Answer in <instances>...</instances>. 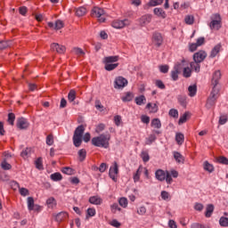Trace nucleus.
<instances>
[{
	"label": "nucleus",
	"instance_id": "f257e3e1",
	"mask_svg": "<svg viewBox=\"0 0 228 228\" xmlns=\"http://www.w3.org/2000/svg\"><path fill=\"white\" fill-rule=\"evenodd\" d=\"M110 140H111V135L110 134H102L99 136L94 137L91 142L94 147L108 149L110 147Z\"/></svg>",
	"mask_w": 228,
	"mask_h": 228
},
{
	"label": "nucleus",
	"instance_id": "f03ea898",
	"mask_svg": "<svg viewBox=\"0 0 228 228\" xmlns=\"http://www.w3.org/2000/svg\"><path fill=\"white\" fill-rule=\"evenodd\" d=\"M220 97V88H212V91L207 100L206 109L211 110L216 104V101Z\"/></svg>",
	"mask_w": 228,
	"mask_h": 228
},
{
	"label": "nucleus",
	"instance_id": "7ed1b4c3",
	"mask_svg": "<svg viewBox=\"0 0 228 228\" xmlns=\"http://www.w3.org/2000/svg\"><path fill=\"white\" fill-rule=\"evenodd\" d=\"M85 134V126L83 125L78 126L73 134V143L75 147H81L83 143V134Z\"/></svg>",
	"mask_w": 228,
	"mask_h": 228
},
{
	"label": "nucleus",
	"instance_id": "20e7f679",
	"mask_svg": "<svg viewBox=\"0 0 228 228\" xmlns=\"http://www.w3.org/2000/svg\"><path fill=\"white\" fill-rule=\"evenodd\" d=\"M211 21L209 23L210 29H216L218 31L222 28V17L218 13H215L211 16Z\"/></svg>",
	"mask_w": 228,
	"mask_h": 228
},
{
	"label": "nucleus",
	"instance_id": "39448f33",
	"mask_svg": "<svg viewBox=\"0 0 228 228\" xmlns=\"http://www.w3.org/2000/svg\"><path fill=\"white\" fill-rule=\"evenodd\" d=\"M104 9L94 7L92 10L91 15L92 17H96L97 19H99V22H104V20H106V18L102 17L104 16Z\"/></svg>",
	"mask_w": 228,
	"mask_h": 228
},
{
	"label": "nucleus",
	"instance_id": "423d86ee",
	"mask_svg": "<svg viewBox=\"0 0 228 228\" xmlns=\"http://www.w3.org/2000/svg\"><path fill=\"white\" fill-rule=\"evenodd\" d=\"M129 24H131V21L127 19L122 20H117L112 22V28L122 29V28H126V26H129Z\"/></svg>",
	"mask_w": 228,
	"mask_h": 228
},
{
	"label": "nucleus",
	"instance_id": "0eeeda50",
	"mask_svg": "<svg viewBox=\"0 0 228 228\" xmlns=\"http://www.w3.org/2000/svg\"><path fill=\"white\" fill-rule=\"evenodd\" d=\"M220 79H222V72L220 70H216L212 75L211 85L213 88H218V84L220 83Z\"/></svg>",
	"mask_w": 228,
	"mask_h": 228
},
{
	"label": "nucleus",
	"instance_id": "6e6552de",
	"mask_svg": "<svg viewBox=\"0 0 228 228\" xmlns=\"http://www.w3.org/2000/svg\"><path fill=\"white\" fill-rule=\"evenodd\" d=\"M127 79L124 78L123 77H118L114 81V88L120 90V88H124L126 86Z\"/></svg>",
	"mask_w": 228,
	"mask_h": 228
},
{
	"label": "nucleus",
	"instance_id": "1a4fd4ad",
	"mask_svg": "<svg viewBox=\"0 0 228 228\" xmlns=\"http://www.w3.org/2000/svg\"><path fill=\"white\" fill-rule=\"evenodd\" d=\"M16 126L20 130L28 129V127H29V122L26 118H19L16 122Z\"/></svg>",
	"mask_w": 228,
	"mask_h": 228
},
{
	"label": "nucleus",
	"instance_id": "9d476101",
	"mask_svg": "<svg viewBox=\"0 0 228 228\" xmlns=\"http://www.w3.org/2000/svg\"><path fill=\"white\" fill-rule=\"evenodd\" d=\"M117 175H118V164L117 162L113 163L109 171V175L112 181H117Z\"/></svg>",
	"mask_w": 228,
	"mask_h": 228
},
{
	"label": "nucleus",
	"instance_id": "9b49d317",
	"mask_svg": "<svg viewBox=\"0 0 228 228\" xmlns=\"http://www.w3.org/2000/svg\"><path fill=\"white\" fill-rule=\"evenodd\" d=\"M51 50L55 51L58 53V54H64L65 51H67V48L65 45H60L58 43H53L51 45Z\"/></svg>",
	"mask_w": 228,
	"mask_h": 228
},
{
	"label": "nucleus",
	"instance_id": "f8f14e48",
	"mask_svg": "<svg viewBox=\"0 0 228 228\" xmlns=\"http://www.w3.org/2000/svg\"><path fill=\"white\" fill-rule=\"evenodd\" d=\"M208 53L205 51H200L193 55V60L196 63H202L203 60H206Z\"/></svg>",
	"mask_w": 228,
	"mask_h": 228
},
{
	"label": "nucleus",
	"instance_id": "ddd939ff",
	"mask_svg": "<svg viewBox=\"0 0 228 228\" xmlns=\"http://www.w3.org/2000/svg\"><path fill=\"white\" fill-rule=\"evenodd\" d=\"M151 20L152 16L151 14H144L138 20V22L140 26H147V24H151Z\"/></svg>",
	"mask_w": 228,
	"mask_h": 228
},
{
	"label": "nucleus",
	"instance_id": "4468645a",
	"mask_svg": "<svg viewBox=\"0 0 228 228\" xmlns=\"http://www.w3.org/2000/svg\"><path fill=\"white\" fill-rule=\"evenodd\" d=\"M153 42L157 47H161L163 45V36L160 33H154L153 34Z\"/></svg>",
	"mask_w": 228,
	"mask_h": 228
},
{
	"label": "nucleus",
	"instance_id": "2eb2a0df",
	"mask_svg": "<svg viewBox=\"0 0 228 228\" xmlns=\"http://www.w3.org/2000/svg\"><path fill=\"white\" fill-rule=\"evenodd\" d=\"M166 175H167V173H165L163 171V169H158L156 172H155V177L158 181H160L161 183H163V181H165L166 179Z\"/></svg>",
	"mask_w": 228,
	"mask_h": 228
},
{
	"label": "nucleus",
	"instance_id": "dca6fc26",
	"mask_svg": "<svg viewBox=\"0 0 228 228\" xmlns=\"http://www.w3.org/2000/svg\"><path fill=\"white\" fill-rule=\"evenodd\" d=\"M90 204H94L95 206H101L102 204V199L98 196H92L89 198Z\"/></svg>",
	"mask_w": 228,
	"mask_h": 228
},
{
	"label": "nucleus",
	"instance_id": "f3484780",
	"mask_svg": "<svg viewBox=\"0 0 228 228\" xmlns=\"http://www.w3.org/2000/svg\"><path fill=\"white\" fill-rule=\"evenodd\" d=\"M220 49H222V44H217L216 46H214L210 53V58H216V54L220 53Z\"/></svg>",
	"mask_w": 228,
	"mask_h": 228
},
{
	"label": "nucleus",
	"instance_id": "a211bd4d",
	"mask_svg": "<svg viewBox=\"0 0 228 228\" xmlns=\"http://www.w3.org/2000/svg\"><path fill=\"white\" fill-rule=\"evenodd\" d=\"M46 205L50 209H54V208H56L57 205L56 199H54V197H50L46 200Z\"/></svg>",
	"mask_w": 228,
	"mask_h": 228
},
{
	"label": "nucleus",
	"instance_id": "6ab92c4d",
	"mask_svg": "<svg viewBox=\"0 0 228 228\" xmlns=\"http://www.w3.org/2000/svg\"><path fill=\"white\" fill-rule=\"evenodd\" d=\"M118 61V55L104 57L103 63H115Z\"/></svg>",
	"mask_w": 228,
	"mask_h": 228
},
{
	"label": "nucleus",
	"instance_id": "aec40b11",
	"mask_svg": "<svg viewBox=\"0 0 228 228\" xmlns=\"http://www.w3.org/2000/svg\"><path fill=\"white\" fill-rule=\"evenodd\" d=\"M69 217V214L67 212H60L59 214L56 215L55 220L56 222H63L65 218Z\"/></svg>",
	"mask_w": 228,
	"mask_h": 228
},
{
	"label": "nucleus",
	"instance_id": "412c9836",
	"mask_svg": "<svg viewBox=\"0 0 228 228\" xmlns=\"http://www.w3.org/2000/svg\"><path fill=\"white\" fill-rule=\"evenodd\" d=\"M8 47H12V41H0V51H4V49H8Z\"/></svg>",
	"mask_w": 228,
	"mask_h": 228
},
{
	"label": "nucleus",
	"instance_id": "4be33fe9",
	"mask_svg": "<svg viewBox=\"0 0 228 228\" xmlns=\"http://www.w3.org/2000/svg\"><path fill=\"white\" fill-rule=\"evenodd\" d=\"M142 170H143V167L140 166L137 171L134 174L133 179L134 183H138V181H140V175H142Z\"/></svg>",
	"mask_w": 228,
	"mask_h": 228
},
{
	"label": "nucleus",
	"instance_id": "5701e85b",
	"mask_svg": "<svg viewBox=\"0 0 228 228\" xmlns=\"http://www.w3.org/2000/svg\"><path fill=\"white\" fill-rule=\"evenodd\" d=\"M184 63H186V61L182 60L181 62H177L175 65L174 69H176L178 72H182L183 69L184 70V69H186V67H184L185 66Z\"/></svg>",
	"mask_w": 228,
	"mask_h": 228
},
{
	"label": "nucleus",
	"instance_id": "b1692460",
	"mask_svg": "<svg viewBox=\"0 0 228 228\" xmlns=\"http://www.w3.org/2000/svg\"><path fill=\"white\" fill-rule=\"evenodd\" d=\"M27 204L28 211H33V209H35V199H33V197H28L27 199Z\"/></svg>",
	"mask_w": 228,
	"mask_h": 228
},
{
	"label": "nucleus",
	"instance_id": "393cba45",
	"mask_svg": "<svg viewBox=\"0 0 228 228\" xmlns=\"http://www.w3.org/2000/svg\"><path fill=\"white\" fill-rule=\"evenodd\" d=\"M203 168L207 172H209V174L215 172V167H213V165L210 164L208 161L204 162Z\"/></svg>",
	"mask_w": 228,
	"mask_h": 228
},
{
	"label": "nucleus",
	"instance_id": "a878e982",
	"mask_svg": "<svg viewBox=\"0 0 228 228\" xmlns=\"http://www.w3.org/2000/svg\"><path fill=\"white\" fill-rule=\"evenodd\" d=\"M174 158L176 163H184V158L179 151H174Z\"/></svg>",
	"mask_w": 228,
	"mask_h": 228
},
{
	"label": "nucleus",
	"instance_id": "bb28decb",
	"mask_svg": "<svg viewBox=\"0 0 228 228\" xmlns=\"http://www.w3.org/2000/svg\"><path fill=\"white\" fill-rule=\"evenodd\" d=\"M153 12L158 17H162V19L167 18V13L165 12V11H163L162 8H155Z\"/></svg>",
	"mask_w": 228,
	"mask_h": 228
},
{
	"label": "nucleus",
	"instance_id": "cd10ccee",
	"mask_svg": "<svg viewBox=\"0 0 228 228\" xmlns=\"http://www.w3.org/2000/svg\"><path fill=\"white\" fill-rule=\"evenodd\" d=\"M213 211H215V206H213L212 204L208 205L205 212V216L207 218H209L211 215H213Z\"/></svg>",
	"mask_w": 228,
	"mask_h": 228
},
{
	"label": "nucleus",
	"instance_id": "c85d7f7f",
	"mask_svg": "<svg viewBox=\"0 0 228 228\" xmlns=\"http://www.w3.org/2000/svg\"><path fill=\"white\" fill-rule=\"evenodd\" d=\"M20 156L23 158V159H28V158L31 156V148H26L23 150L20 153Z\"/></svg>",
	"mask_w": 228,
	"mask_h": 228
},
{
	"label": "nucleus",
	"instance_id": "c756f323",
	"mask_svg": "<svg viewBox=\"0 0 228 228\" xmlns=\"http://www.w3.org/2000/svg\"><path fill=\"white\" fill-rule=\"evenodd\" d=\"M188 92H189L190 97H195V95H197V86L196 85L190 86L188 87Z\"/></svg>",
	"mask_w": 228,
	"mask_h": 228
},
{
	"label": "nucleus",
	"instance_id": "7c9ffc66",
	"mask_svg": "<svg viewBox=\"0 0 228 228\" xmlns=\"http://www.w3.org/2000/svg\"><path fill=\"white\" fill-rule=\"evenodd\" d=\"M216 162L220 163V165H228L227 157L220 156L216 158Z\"/></svg>",
	"mask_w": 228,
	"mask_h": 228
},
{
	"label": "nucleus",
	"instance_id": "2f4dec72",
	"mask_svg": "<svg viewBox=\"0 0 228 228\" xmlns=\"http://www.w3.org/2000/svg\"><path fill=\"white\" fill-rule=\"evenodd\" d=\"M177 101L181 106L186 108V95L180 94L177 96Z\"/></svg>",
	"mask_w": 228,
	"mask_h": 228
},
{
	"label": "nucleus",
	"instance_id": "473e14b6",
	"mask_svg": "<svg viewBox=\"0 0 228 228\" xmlns=\"http://www.w3.org/2000/svg\"><path fill=\"white\" fill-rule=\"evenodd\" d=\"M175 141L178 143V145H183V143H184V134L181 133L176 134Z\"/></svg>",
	"mask_w": 228,
	"mask_h": 228
},
{
	"label": "nucleus",
	"instance_id": "72a5a7b5",
	"mask_svg": "<svg viewBox=\"0 0 228 228\" xmlns=\"http://www.w3.org/2000/svg\"><path fill=\"white\" fill-rule=\"evenodd\" d=\"M151 127H154L155 129L161 128V121L159 120V118H154L151 120Z\"/></svg>",
	"mask_w": 228,
	"mask_h": 228
},
{
	"label": "nucleus",
	"instance_id": "f704fd0d",
	"mask_svg": "<svg viewBox=\"0 0 228 228\" xmlns=\"http://www.w3.org/2000/svg\"><path fill=\"white\" fill-rule=\"evenodd\" d=\"M145 101H147V99H145V96L140 95L135 98V104H137V106H142V104H145Z\"/></svg>",
	"mask_w": 228,
	"mask_h": 228
},
{
	"label": "nucleus",
	"instance_id": "c9c22d12",
	"mask_svg": "<svg viewBox=\"0 0 228 228\" xmlns=\"http://www.w3.org/2000/svg\"><path fill=\"white\" fill-rule=\"evenodd\" d=\"M146 108L148 109V110H151L150 111H151V113H158V105L156 104V103H148L147 105H146Z\"/></svg>",
	"mask_w": 228,
	"mask_h": 228
},
{
	"label": "nucleus",
	"instance_id": "e433bc0d",
	"mask_svg": "<svg viewBox=\"0 0 228 228\" xmlns=\"http://www.w3.org/2000/svg\"><path fill=\"white\" fill-rule=\"evenodd\" d=\"M118 67V63H105V70L110 72V70H115Z\"/></svg>",
	"mask_w": 228,
	"mask_h": 228
},
{
	"label": "nucleus",
	"instance_id": "4c0bfd02",
	"mask_svg": "<svg viewBox=\"0 0 228 228\" xmlns=\"http://www.w3.org/2000/svg\"><path fill=\"white\" fill-rule=\"evenodd\" d=\"M78 159L83 162L84 159H86V150L81 149L78 151Z\"/></svg>",
	"mask_w": 228,
	"mask_h": 228
},
{
	"label": "nucleus",
	"instance_id": "58836bf2",
	"mask_svg": "<svg viewBox=\"0 0 228 228\" xmlns=\"http://www.w3.org/2000/svg\"><path fill=\"white\" fill-rule=\"evenodd\" d=\"M184 22H185V24L191 26V24H193V22H195V17H193V15H187L184 18Z\"/></svg>",
	"mask_w": 228,
	"mask_h": 228
},
{
	"label": "nucleus",
	"instance_id": "ea45409f",
	"mask_svg": "<svg viewBox=\"0 0 228 228\" xmlns=\"http://www.w3.org/2000/svg\"><path fill=\"white\" fill-rule=\"evenodd\" d=\"M188 117H190V113L188 111L183 113V115L181 116L179 118V121H178L179 126H181V124H184L186 120H188Z\"/></svg>",
	"mask_w": 228,
	"mask_h": 228
},
{
	"label": "nucleus",
	"instance_id": "a19ab883",
	"mask_svg": "<svg viewBox=\"0 0 228 228\" xmlns=\"http://www.w3.org/2000/svg\"><path fill=\"white\" fill-rule=\"evenodd\" d=\"M72 53H74V54H76L77 56H85V51H83V49L79 47H74L72 49Z\"/></svg>",
	"mask_w": 228,
	"mask_h": 228
},
{
	"label": "nucleus",
	"instance_id": "79ce46f5",
	"mask_svg": "<svg viewBox=\"0 0 228 228\" xmlns=\"http://www.w3.org/2000/svg\"><path fill=\"white\" fill-rule=\"evenodd\" d=\"M68 99L69 102H74L76 101V91L74 89H71L68 94Z\"/></svg>",
	"mask_w": 228,
	"mask_h": 228
},
{
	"label": "nucleus",
	"instance_id": "37998d69",
	"mask_svg": "<svg viewBox=\"0 0 228 228\" xmlns=\"http://www.w3.org/2000/svg\"><path fill=\"white\" fill-rule=\"evenodd\" d=\"M156 140H157L156 134H150L149 137L147 138L146 144H147V145H152V143H154V142H156Z\"/></svg>",
	"mask_w": 228,
	"mask_h": 228
},
{
	"label": "nucleus",
	"instance_id": "c03bdc74",
	"mask_svg": "<svg viewBox=\"0 0 228 228\" xmlns=\"http://www.w3.org/2000/svg\"><path fill=\"white\" fill-rule=\"evenodd\" d=\"M219 225H221V227H228V217H225V216L220 217Z\"/></svg>",
	"mask_w": 228,
	"mask_h": 228
},
{
	"label": "nucleus",
	"instance_id": "a18cd8bd",
	"mask_svg": "<svg viewBox=\"0 0 228 228\" xmlns=\"http://www.w3.org/2000/svg\"><path fill=\"white\" fill-rule=\"evenodd\" d=\"M86 13V8L85 7H79L76 10V15H77V17H83V15H85Z\"/></svg>",
	"mask_w": 228,
	"mask_h": 228
},
{
	"label": "nucleus",
	"instance_id": "49530a36",
	"mask_svg": "<svg viewBox=\"0 0 228 228\" xmlns=\"http://www.w3.org/2000/svg\"><path fill=\"white\" fill-rule=\"evenodd\" d=\"M52 181H61V179H63V177L61 176V173H54V174H52L50 175Z\"/></svg>",
	"mask_w": 228,
	"mask_h": 228
},
{
	"label": "nucleus",
	"instance_id": "de8ad7c7",
	"mask_svg": "<svg viewBox=\"0 0 228 228\" xmlns=\"http://www.w3.org/2000/svg\"><path fill=\"white\" fill-rule=\"evenodd\" d=\"M179 74H181V72L174 68V70L171 71V77L173 81H177V79H179Z\"/></svg>",
	"mask_w": 228,
	"mask_h": 228
},
{
	"label": "nucleus",
	"instance_id": "09e8293b",
	"mask_svg": "<svg viewBox=\"0 0 228 228\" xmlns=\"http://www.w3.org/2000/svg\"><path fill=\"white\" fill-rule=\"evenodd\" d=\"M94 107L96 108V110H98V111H104V106L102 105V103H101V100H96L94 102Z\"/></svg>",
	"mask_w": 228,
	"mask_h": 228
},
{
	"label": "nucleus",
	"instance_id": "8fccbe9b",
	"mask_svg": "<svg viewBox=\"0 0 228 228\" xmlns=\"http://www.w3.org/2000/svg\"><path fill=\"white\" fill-rule=\"evenodd\" d=\"M121 99H122L123 102H129L133 101V94L126 93V94L125 96H123Z\"/></svg>",
	"mask_w": 228,
	"mask_h": 228
},
{
	"label": "nucleus",
	"instance_id": "3c124183",
	"mask_svg": "<svg viewBox=\"0 0 228 228\" xmlns=\"http://www.w3.org/2000/svg\"><path fill=\"white\" fill-rule=\"evenodd\" d=\"M141 158L144 163H147L149 159H151V157L149 156V152L147 151H142Z\"/></svg>",
	"mask_w": 228,
	"mask_h": 228
},
{
	"label": "nucleus",
	"instance_id": "603ef678",
	"mask_svg": "<svg viewBox=\"0 0 228 228\" xmlns=\"http://www.w3.org/2000/svg\"><path fill=\"white\" fill-rule=\"evenodd\" d=\"M1 168H3V170H12V166L10 163H7L6 160H3L1 162Z\"/></svg>",
	"mask_w": 228,
	"mask_h": 228
},
{
	"label": "nucleus",
	"instance_id": "864d4df0",
	"mask_svg": "<svg viewBox=\"0 0 228 228\" xmlns=\"http://www.w3.org/2000/svg\"><path fill=\"white\" fill-rule=\"evenodd\" d=\"M7 122L10 124V126H13L15 122V114L14 113H9L8 114V119Z\"/></svg>",
	"mask_w": 228,
	"mask_h": 228
},
{
	"label": "nucleus",
	"instance_id": "5fc2aeb1",
	"mask_svg": "<svg viewBox=\"0 0 228 228\" xmlns=\"http://www.w3.org/2000/svg\"><path fill=\"white\" fill-rule=\"evenodd\" d=\"M200 62H191V67L193 70H195L196 72H200Z\"/></svg>",
	"mask_w": 228,
	"mask_h": 228
},
{
	"label": "nucleus",
	"instance_id": "6e6d98bb",
	"mask_svg": "<svg viewBox=\"0 0 228 228\" xmlns=\"http://www.w3.org/2000/svg\"><path fill=\"white\" fill-rule=\"evenodd\" d=\"M163 4V0H151L148 3V6H158Z\"/></svg>",
	"mask_w": 228,
	"mask_h": 228
},
{
	"label": "nucleus",
	"instance_id": "4d7b16f0",
	"mask_svg": "<svg viewBox=\"0 0 228 228\" xmlns=\"http://www.w3.org/2000/svg\"><path fill=\"white\" fill-rule=\"evenodd\" d=\"M36 168H37L38 170H44V165L42 164V158H38L36 160Z\"/></svg>",
	"mask_w": 228,
	"mask_h": 228
},
{
	"label": "nucleus",
	"instance_id": "13d9d810",
	"mask_svg": "<svg viewBox=\"0 0 228 228\" xmlns=\"http://www.w3.org/2000/svg\"><path fill=\"white\" fill-rule=\"evenodd\" d=\"M61 172L62 174H66L67 175H72L74 174V169L70 167H63Z\"/></svg>",
	"mask_w": 228,
	"mask_h": 228
},
{
	"label": "nucleus",
	"instance_id": "bf43d9fd",
	"mask_svg": "<svg viewBox=\"0 0 228 228\" xmlns=\"http://www.w3.org/2000/svg\"><path fill=\"white\" fill-rule=\"evenodd\" d=\"M165 180L167 184H172V183L174 182V179H172V175H170V172H168V171L166 172Z\"/></svg>",
	"mask_w": 228,
	"mask_h": 228
},
{
	"label": "nucleus",
	"instance_id": "052dcab7",
	"mask_svg": "<svg viewBox=\"0 0 228 228\" xmlns=\"http://www.w3.org/2000/svg\"><path fill=\"white\" fill-rule=\"evenodd\" d=\"M169 117H173V118H177L179 117V111L175 109H171L169 110Z\"/></svg>",
	"mask_w": 228,
	"mask_h": 228
},
{
	"label": "nucleus",
	"instance_id": "680f3d73",
	"mask_svg": "<svg viewBox=\"0 0 228 228\" xmlns=\"http://www.w3.org/2000/svg\"><path fill=\"white\" fill-rule=\"evenodd\" d=\"M54 143V136L53 134H49L46 137V144L47 145H53Z\"/></svg>",
	"mask_w": 228,
	"mask_h": 228
},
{
	"label": "nucleus",
	"instance_id": "e2e57ef3",
	"mask_svg": "<svg viewBox=\"0 0 228 228\" xmlns=\"http://www.w3.org/2000/svg\"><path fill=\"white\" fill-rule=\"evenodd\" d=\"M20 195H21L22 197H28V195H29V190L24 187L20 188Z\"/></svg>",
	"mask_w": 228,
	"mask_h": 228
},
{
	"label": "nucleus",
	"instance_id": "0e129e2a",
	"mask_svg": "<svg viewBox=\"0 0 228 228\" xmlns=\"http://www.w3.org/2000/svg\"><path fill=\"white\" fill-rule=\"evenodd\" d=\"M191 77V69L188 67L183 69V77Z\"/></svg>",
	"mask_w": 228,
	"mask_h": 228
},
{
	"label": "nucleus",
	"instance_id": "69168bd1",
	"mask_svg": "<svg viewBox=\"0 0 228 228\" xmlns=\"http://www.w3.org/2000/svg\"><path fill=\"white\" fill-rule=\"evenodd\" d=\"M119 206H121V208H127V199L126 198H121L118 200Z\"/></svg>",
	"mask_w": 228,
	"mask_h": 228
},
{
	"label": "nucleus",
	"instance_id": "338daca9",
	"mask_svg": "<svg viewBox=\"0 0 228 228\" xmlns=\"http://www.w3.org/2000/svg\"><path fill=\"white\" fill-rule=\"evenodd\" d=\"M61 28H63V21L58 20L57 21H55V26H54V29H61Z\"/></svg>",
	"mask_w": 228,
	"mask_h": 228
},
{
	"label": "nucleus",
	"instance_id": "774afa93",
	"mask_svg": "<svg viewBox=\"0 0 228 228\" xmlns=\"http://www.w3.org/2000/svg\"><path fill=\"white\" fill-rule=\"evenodd\" d=\"M191 228H208V226L204 225V224H200L199 223H193L191 225Z\"/></svg>",
	"mask_w": 228,
	"mask_h": 228
}]
</instances>
